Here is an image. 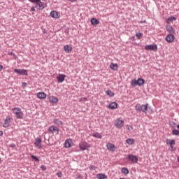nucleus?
I'll return each instance as SVG.
<instances>
[{
    "instance_id": "7",
    "label": "nucleus",
    "mask_w": 179,
    "mask_h": 179,
    "mask_svg": "<svg viewBox=\"0 0 179 179\" xmlns=\"http://www.w3.org/2000/svg\"><path fill=\"white\" fill-rule=\"evenodd\" d=\"M145 50H147V51H157V45H147L145 46Z\"/></svg>"
},
{
    "instance_id": "38",
    "label": "nucleus",
    "mask_w": 179,
    "mask_h": 179,
    "mask_svg": "<svg viewBox=\"0 0 179 179\" xmlns=\"http://www.w3.org/2000/svg\"><path fill=\"white\" fill-rule=\"evenodd\" d=\"M89 169L91 171L96 170V166H94V165H91L89 166Z\"/></svg>"
},
{
    "instance_id": "15",
    "label": "nucleus",
    "mask_w": 179,
    "mask_h": 179,
    "mask_svg": "<svg viewBox=\"0 0 179 179\" xmlns=\"http://www.w3.org/2000/svg\"><path fill=\"white\" fill-rule=\"evenodd\" d=\"M72 139L69 138V139H66L64 142V148H66V149H69V148H72Z\"/></svg>"
},
{
    "instance_id": "9",
    "label": "nucleus",
    "mask_w": 179,
    "mask_h": 179,
    "mask_svg": "<svg viewBox=\"0 0 179 179\" xmlns=\"http://www.w3.org/2000/svg\"><path fill=\"white\" fill-rule=\"evenodd\" d=\"M174 38H176L174 34H169L166 36L165 40L167 41V43H173V41H174Z\"/></svg>"
},
{
    "instance_id": "30",
    "label": "nucleus",
    "mask_w": 179,
    "mask_h": 179,
    "mask_svg": "<svg viewBox=\"0 0 179 179\" xmlns=\"http://www.w3.org/2000/svg\"><path fill=\"white\" fill-rule=\"evenodd\" d=\"M137 80L138 81V86H143L145 85V79L139 78Z\"/></svg>"
},
{
    "instance_id": "41",
    "label": "nucleus",
    "mask_w": 179,
    "mask_h": 179,
    "mask_svg": "<svg viewBox=\"0 0 179 179\" xmlns=\"http://www.w3.org/2000/svg\"><path fill=\"white\" fill-rule=\"evenodd\" d=\"M57 176H58L59 178L62 177V172L57 173Z\"/></svg>"
},
{
    "instance_id": "43",
    "label": "nucleus",
    "mask_w": 179,
    "mask_h": 179,
    "mask_svg": "<svg viewBox=\"0 0 179 179\" xmlns=\"http://www.w3.org/2000/svg\"><path fill=\"white\" fill-rule=\"evenodd\" d=\"M82 101H87V98L84 97L81 99Z\"/></svg>"
},
{
    "instance_id": "18",
    "label": "nucleus",
    "mask_w": 179,
    "mask_h": 179,
    "mask_svg": "<svg viewBox=\"0 0 179 179\" xmlns=\"http://www.w3.org/2000/svg\"><path fill=\"white\" fill-rule=\"evenodd\" d=\"M48 131L49 132H51V134H54V132H55V131H57V134H58L59 132V129L55 126H50L48 128Z\"/></svg>"
},
{
    "instance_id": "27",
    "label": "nucleus",
    "mask_w": 179,
    "mask_h": 179,
    "mask_svg": "<svg viewBox=\"0 0 179 179\" xmlns=\"http://www.w3.org/2000/svg\"><path fill=\"white\" fill-rule=\"evenodd\" d=\"M96 178L98 179H107V176L103 173H98L96 174Z\"/></svg>"
},
{
    "instance_id": "36",
    "label": "nucleus",
    "mask_w": 179,
    "mask_h": 179,
    "mask_svg": "<svg viewBox=\"0 0 179 179\" xmlns=\"http://www.w3.org/2000/svg\"><path fill=\"white\" fill-rule=\"evenodd\" d=\"M142 36H143V34H142L141 32L136 34V36L137 37V38L138 40H141V38H142Z\"/></svg>"
},
{
    "instance_id": "5",
    "label": "nucleus",
    "mask_w": 179,
    "mask_h": 179,
    "mask_svg": "<svg viewBox=\"0 0 179 179\" xmlns=\"http://www.w3.org/2000/svg\"><path fill=\"white\" fill-rule=\"evenodd\" d=\"M127 159H128L129 162H131V163H133V164L138 163V160H139L138 159V156L134 155H128Z\"/></svg>"
},
{
    "instance_id": "4",
    "label": "nucleus",
    "mask_w": 179,
    "mask_h": 179,
    "mask_svg": "<svg viewBox=\"0 0 179 179\" xmlns=\"http://www.w3.org/2000/svg\"><path fill=\"white\" fill-rule=\"evenodd\" d=\"M79 148H80V150H87L89 149V148H90V145H89V143H87V142L81 141L79 143Z\"/></svg>"
},
{
    "instance_id": "19",
    "label": "nucleus",
    "mask_w": 179,
    "mask_h": 179,
    "mask_svg": "<svg viewBox=\"0 0 179 179\" xmlns=\"http://www.w3.org/2000/svg\"><path fill=\"white\" fill-rule=\"evenodd\" d=\"M64 50L65 52H66L67 54H69V52H72V47L69 46V45H65L64 46Z\"/></svg>"
},
{
    "instance_id": "48",
    "label": "nucleus",
    "mask_w": 179,
    "mask_h": 179,
    "mask_svg": "<svg viewBox=\"0 0 179 179\" xmlns=\"http://www.w3.org/2000/svg\"><path fill=\"white\" fill-rule=\"evenodd\" d=\"M15 146H16V145H15V144H11L10 145V148H15Z\"/></svg>"
},
{
    "instance_id": "24",
    "label": "nucleus",
    "mask_w": 179,
    "mask_h": 179,
    "mask_svg": "<svg viewBox=\"0 0 179 179\" xmlns=\"http://www.w3.org/2000/svg\"><path fill=\"white\" fill-rule=\"evenodd\" d=\"M53 122L58 127H62V125H64V122L59 120V119H54Z\"/></svg>"
},
{
    "instance_id": "34",
    "label": "nucleus",
    "mask_w": 179,
    "mask_h": 179,
    "mask_svg": "<svg viewBox=\"0 0 179 179\" xmlns=\"http://www.w3.org/2000/svg\"><path fill=\"white\" fill-rule=\"evenodd\" d=\"M172 134L175 135L176 136H179V130L174 129L172 130Z\"/></svg>"
},
{
    "instance_id": "22",
    "label": "nucleus",
    "mask_w": 179,
    "mask_h": 179,
    "mask_svg": "<svg viewBox=\"0 0 179 179\" xmlns=\"http://www.w3.org/2000/svg\"><path fill=\"white\" fill-rule=\"evenodd\" d=\"M110 68L112 71H117L118 70V64L115 63H110Z\"/></svg>"
},
{
    "instance_id": "35",
    "label": "nucleus",
    "mask_w": 179,
    "mask_h": 179,
    "mask_svg": "<svg viewBox=\"0 0 179 179\" xmlns=\"http://www.w3.org/2000/svg\"><path fill=\"white\" fill-rule=\"evenodd\" d=\"M31 159H32V160H34V162H37V163L40 162V159L35 155H31Z\"/></svg>"
},
{
    "instance_id": "25",
    "label": "nucleus",
    "mask_w": 179,
    "mask_h": 179,
    "mask_svg": "<svg viewBox=\"0 0 179 179\" xmlns=\"http://www.w3.org/2000/svg\"><path fill=\"white\" fill-rule=\"evenodd\" d=\"M174 20H177V17H176L174 16H171L170 17L166 19V23L168 24H170L171 23V22H174Z\"/></svg>"
},
{
    "instance_id": "32",
    "label": "nucleus",
    "mask_w": 179,
    "mask_h": 179,
    "mask_svg": "<svg viewBox=\"0 0 179 179\" xmlns=\"http://www.w3.org/2000/svg\"><path fill=\"white\" fill-rule=\"evenodd\" d=\"M121 171L123 174H129V170L128 168H122Z\"/></svg>"
},
{
    "instance_id": "31",
    "label": "nucleus",
    "mask_w": 179,
    "mask_h": 179,
    "mask_svg": "<svg viewBox=\"0 0 179 179\" xmlns=\"http://www.w3.org/2000/svg\"><path fill=\"white\" fill-rule=\"evenodd\" d=\"M92 136H94V138H97L98 139H101L102 138L101 134H100L99 132L92 134Z\"/></svg>"
},
{
    "instance_id": "47",
    "label": "nucleus",
    "mask_w": 179,
    "mask_h": 179,
    "mask_svg": "<svg viewBox=\"0 0 179 179\" xmlns=\"http://www.w3.org/2000/svg\"><path fill=\"white\" fill-rule=\"evenodd\" d=\"M2 69H3V66L0 64V72H1V71H2Z\"/></svg>"
},
{
    "instance_id": "8",
    "label": "nucleus",
    "mask_w": 179,
    "mask_h": 179,
    "mask_svg": "<svg viewBox=\"0 0 179 179\" xmlns=\"http://www.w3.org/2000/svg\"><path fill=\"white\" fill-rule=\"evenodd\" d=\"M124 120L118 118L116 120L115 125L116 127V128H118V129H121V128H122V127H124Z\"/></svg>"
},
{
    "instance_id": "51",
    "label": "nucleus",
    "mask_w": 179,
    "mask_h": 179,
    "mask_svg": "<svg viewBox=\"0 0 179 179\" xmlns=\"http://www.w3.org/2000/svg\"><path fill=\"white\" fill-rule=\"evenodd\" d=\"M131 39H132V40H135V36H132V37H131Z\"/></svg>"
},
{
    "instance_id": "53",
    "label": "nucleus",
    "mask_w": 179,
    "mask_h": 179,
    "mask_svg": "<svg viewBox=\"0 0 179 179\" xmlns=\"http://www.w3.org/2000/svg\"><path fill=\"white\" fill-rule=\"evenodd\" d=\"M0 162H1V158H0Z\"/></svg>"
},
{
    "instance_id": "20",
    "label": "nucleus",
    "mask_w": 179,
    "mask_h": 179,
    "mask_svg": "<svg viewBox=\"0 0 179 179\" xmlns=\"http://www.w3.org/2000/svg\"><path fill=\"white\" fill-rule=\"evenodd\" d=\"M36 96L38 99H40L41 100H43V99H45V97H47V94H45L44 92H38L36 94Z\"/></svg>"
},
{
    "instance_id": "46",
    "label": "nucleus",
    "mask_w": 179,
    "mask_h": 179,
    "mask_svg": "<svg viewBox=\"0 0 179 179\" xmlns=\"http://www.w3.org/2000/svg\"><path fill=\"white\" fill-rule=\"evenodd\" d=\"M78 178L82 179V178H83V176L82 175H78Z\"/></svg>"
},
{
    "instance_id": "26",
    "label": "nucleus",
    "mask_w": 179,
    "mask_h": 179,
    "mask_svg": "<svg viewBox=\"0 0 179 179\" xmlns=\"http://www.w3.org/2000/svg\"><path fill=\"white\" fill-rule=\"evenodd\" d=\"M126 143H127V145H134L135 139L134 138H127L126 140Z\"/></svg>"
},
{
    "instance_id": "17",
    "label": "nucleus",
    "mask_w": 179,
    "mask_h": 179,
    "mask_svg": "<svg viewBox=\"0 0 179 179\" xmlns=\"http://www.w3.org/2000/svg\"><path fill=\"white\" fill-rule=\"evenodd\" d=\"M10 125V117L9 116H7L6 118L4 120L3 123V128H8Z\"/></svg>"
},
{
    "instance_id": "16",
    "label": "nucleus",
    "mask_w": 179,
    "mask_h": 179,
    "mask_svg": "<svg viewBox=\"0 0 179 179\" xmlns=\"http://www.w3.org/2000/svg\"><path fill=\"white\" fill-rule=\"evenodd\" d=\"M50 103L52 104H57L58 103L59 100L58 98L55 97V96H50L48 98Z\"/></svg>"
},
{
    "instance_id": "11",
    "label": "nucleus",
    "mask_w": 179,
    "mask_h": 179,
    "mask_svg": "<svg viewBox=\"0 0 179 179\" xmlns=\"http://www.w3.org/2000/svg\"><path fill=\"white\" fill-rule=\"evenodd\" d=\"M166 30L169 31V34H176V31L174 30V28L171 24H168L166 26Z\"/></svg>"
},
{
    "instance_id": "28",
    "label": "nucleus",
    "mask_w": 179,
    "mask_h": 179,
    "mask_svg": "<svg viewBox=\"0 0 179 179\" xmlns=\"http://www.w3.org/2000/svg\"><path fill=\"white\" fill-rule=\"evenodd\" d=\"M34 145H36L38 148H41V138H38Z\"/></svg>"
},
{
    "instance_id": "50",
    "label": "nucleus",
    "mask_w": 179,
    "mask_h": 179,
    "mask_svg": "<svg viewBox=\"0 0 179 179\" xmlns=\"http://www.w3.org/2000/svg\"><path fill=\"white\" fill-rule=\"evenodd\" d=\"M9 55H15V53L10 52L9 53Z\"/></svg>"
},
{
    "instance_id": "39",
    "label": "nucleus",
    "mask_w": 179,
    "mask_h": 179,
    "mask_svg": "<svg viewBox=\"0 0 179 179\" xmlns=\"http://www.w3.org/2000/svg\"><path fill=\"white\" fill-rule=\"evenodd\" d=\"M41 170H43V171H45L47 170V166H45V165H42L41 166Z\"/></svg>"
},
{
    "instance_id": "23",
    "label": "nucleus",
    "mask_w": 179,
    "mask_h": 179,
    "mask_svg": "<svg viewBox=\"0 0 179 179\" xmlns=\"http://www.w3.org/2000/svg\"><path fill=\"white\" fill-rule=\"evenodd\" d=\"M131 85L133 87H136V86H139V81H138V80L133 79V80H131Z\"/></svg>"
},
{
    "instance_id": "29",
    "label": "nucleus",
    "mask_w": 179,
    "mask_h": 179,
    "mask_svg": "<svg viewBox=\"0 0 179 179\" xmlns=\"http://www.w3.org/2000/svg\"><path fill=\"white\" fill-rule=\"evenodd\" d=\"M167 145H170L171 148H173V145H176V140H166Z\"/></svg>"
},
{
    "instance_id": "52",
    "label": "nucleus",
    "mask_w": 179,
    "mask_h": 179,
    "mask_svg": "<svg viewBox=\"0 0 179 179\" xmlns=\"http://www.w3.org/2000/svg\"><path fill=\"white\" fill-rule=\"evenodd\" d=\"M143 22H144V23H146V21H145V20H144V21H143Z\"/></svg>"
},
{
    "instance_id": "45",
    "label": "nucleus",
    "mask_w": 179,
    "mask_h": 179,
    "mask_svg": "<svg viewBox=\"0 0 179 179\" xmlns=\"http://www.w3.org/2000/svg\"><path fill=\"white\" fill-rule=\"evenodd\" d=\"M3 136V131L2 130H0V136Z\"/></svg>"
},
{
    "instance_id": "40",
    "label": "nucleus",
    "mask_w": 179,
    "mask_h": 179,
    "mask_svg": "<svg viewBox=\"0 0 179 179\" xmlns=\"http://www.w3.org/2000/svg\"><path fill=\"white\" fill-rule=\"evenodd\" d=\"M22 87L24 89V87H27V83H22Z\"/></svg>"
},
{
    "instance_id": "33",
    "label": "nucleus",
    "mask_w": 179,
    "mask_h": 179,
    "mask_svg": "<svg viewBox=\"0 0 179 179\" xmlns=\"http://www.w3.org/2000/svg\"><path fill=\"white\" fill-rule=\"evenodd\" d=\"M107 96H109V97H114V94L113 93V92L110 90H107L106 92Z\"/></svg>"
},
{
    "instance_id": "2",
    "label": "nucleus",
    "mask_w": 179,
    "mask_h": 179,
    "mask_svg": "<svg viewBox=\"0 0 179 179\" xmlns=\"http://www.w3.org/2000/svg\"><path fill=\"white\" fill-rule=\"evenodd\" d=\"M13 113L15 114V117L17 120H23V113L22 112V109L18 107H15L13 108Z\"/></svg>"
},
{
    "instance_id": "14",
    "label": "nucleus",
    "mask_w": 179,
    "mask_h": 179,
    "mask_svg": "<svg viewBox=\"0 0 179 179\" xmlns=\"http://www.w3.org/2000/svg\"><path fill=\"white\" fill-rule=\"evenodd\" d=\"M118 107V103L117 102L113 101L108 105V108L110 110H115Z\"/></svg>"
},
{
    "instance_id": "3",
    "label": "nucleus",
    "mask_w": 179,
    "mask_h": 179,
    "mask_svg": "<svg viewBox=\"0 0 179 179\" xmlns=\"http://www.w3.org/2000/svg\"><path fill=\"white\" fill-rule=\"evenodd\" d=\"M35 8L38 9V10H43V9L47 8V4L39 0L38 2L35 4Z\"/></svg>"
},
{
    "instance_id": "10",
    "label": "nucleus",
    "mask_w": 179,
    "mask_h": 179,
    "mask_svg": "<svg viewBox=\"0 0 179 179\" xmlns=\"http://www.w3.org/2000/svg\"><path fill=\"white\" fill-rule=\"evenodd\" d=\"M50 15L51 17H53V19H59V17H61V15L59 14V13L55 10L51 11Z\"/></svg>"
},
{
    "instance_id": "44",
    "label": "nucleus",
    "mask_w": 179,
    "mask_h": 179,
    "mask_svg": "<svg viewBox=\"0 0 179 179\" xmlns=\"http://www.w3.org/2000/svg\"><path fill=\"white\" fill-rule=\"evenodd\" d=\"M128 131H131V129H134V127L132 126H130V127L127 128Z\"/></svg>"
},
{
    "instance_id": "49",
    "label": "nucleus",
    "mask_w": 179,
    "mask_h": 179,
    "mask_svg": "<svg viewBox=\"0 0 179 179\" xmlns=\"http://www.w3.org/2000/svg\"><path fill=\"white\" fill-rule=\"evenodd\" d=\"M172 124H173L172 125L173 127H176V123L174 122H173Z\"/></svg>"
},
{
    "instance_id": "12",
    "label": "nucleus",
    "mask_w": 179,
    "mask_h": 179,
    "mask_svg": "<svg viewBox=\"0 0 179 179\" xmlns=\"http://www.w3.org/2000/svg\"><path fill=\"white\" fill-rule=\"evenodd\" d=\"M66 78V76L65 74H59V76H57V80L58 83H62Z\"/></svg>"
},
{
    "instance_id": "42",
    "label": "nucleus",
    "mask_w": 179,
    "mask_h": 179,
    "mask_svg": "<svg viewBox=\"0 0 179 179\" xmlns=\"http://www.w3.org/2000/svg\"><path fill=\"white\" fill-rule=\"evenodd\" d=\"M31 10L32 12H36V7L32 6V7L31 8Z\"/></svg>"
},
{
    "instance_id": "1",
    "label": "nucleus",
    "mask_w": 179,
    "mask_h": 179,
    "mask_svg": "<svg viewBox=\"0 0 179 179\" xmlns=\"http://www.w3.org/2000/svg\"><path fill=\"white\" fill-rule=\"evenodd\" d=\"M135 110L137 113H144V114H148V111L150 110V107L149 106V103L146 104H142L141 103H137L135 106Z\"/></svg>"
},
{
    "instance_id": "6",
    "label": "nucleus",
    "mask_w": 179,
    "mask_h": 179,
    "mask_svg": "<svg viewBox=\"0 0 179 179\" xmlns=\"http://www.w3.org/2000/svg\"><path fill=\"white\" fill-rule=\"evenodd\" d=\"M14 72L17 73L18 75H24L27 76L29 74L27 73V70L26 69H15Z\"/></svg>"
},
{
    "instance_id": "21",
    "label": "nucleus",
    "mask_w": 179,
    "mask_h": 179,
    "mask_svg": "<svg viewBox=\"0 0 179 179\" xmlns=\"http://www.w3.org/2000/svg\"><path fill=\"white\" fill-rule=\"evenodd\" d=\"M90 22L92 26H97V24H100V21L96 18H92Z\"/></svg>"
},
{
    "instance_id": "37",
    "label": "nucleus",
    "mask_w": 179,
    "mask_h": 179,
    "mask_svg": "<svg viewBox=\"0 0 179 179\" xmlns=\"http://www.w3.org/2000/svg\"><path fill=\"white\" fill-rule=\"evenodd\" d=\"M29 2H31V3H36L37 2H38L40 0H28Z\"/></svg>"
},
{
    "instance_id": "13",
    "label": "nucleus",
    "mask_w": 179,
    "mask_h": 179,
    "mask_svg": "<svg viewBox=\"0 0 179 179\" xmlns=\"http://www.w3.org/2000/svg\"><path fill=\"white\" fill-rule=\"evenodd\" d=\"M106 148L108 150H110V152H115V149H117L115 145L111 143H108L106 145Z\"/></svg>"
}]
</instances>
